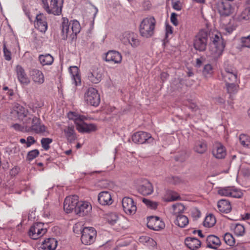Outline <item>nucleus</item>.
Masks as SVG:
<instances>
[{"instance_id":"e2e57ef3","label":"nucleus","mask_w":250,"mask_h":250,"mask_svg":"<svg viewBox=\"0 0 250 250\" xmlns=\"http://www.w3.org/2000/svg\"><path fill=\"white\" fill-rule=\"evenodd\" d=\"M180 198V197L179 195H178L177 194H172L171 195L169 201H176V200H178Z\"/></svg>"},{"instance_id":"423d86ee","label":"nucleus","mask_w":250,"mask_h":250,"mask_svg":"<svg viewBox=\"0 0 250 250\" xmlns=\"http://www.w3.org/2000/svg\"><path fill=\"white\" fill-rule=\"evenodd\" d=\"M208 33L205 30H201L193 39L194 49L200 52L206 50L208 43Z\"/></svg>"},{"instance_id":"c9c22d12","label":"nucleus","mask_w":250,"mask_h":250,"mask_svg":"<svg viewBox=\"0 0 250 250\" xmlns=\"http://www.w3.org/2000/svg\"><path fill=\"white\" fill-rule=\"evenodd\" d=\"M175 224L180 228H184L188 224V218L183 214H179L176 216Z\"/></svg>"},{"instance_id":"58836bf2","label":"nucleus","mask_w":250,"mask_h":250,"mask_svg":"<svg viewBox=\"0 0 250 250\" xmlns=\"http://www.w3.org/2000/svg\"><path fill=\"white\" fill-rule=\"evenodd\" d=\"M231 228L233 229L234 233L237 236H243L245 233L244 227L241 224L232 225Z\"/></svg>"},{"instance_id":"b1692460","label":"nucleus","mask_w":250,"mask_h":250,"mask_svg":"<svg viewBox=\"0 0 250 250\" xmlns=\"http://www.w3.org/2000/svg\"><path fill=\"white\" fill-rule=\"evenodd\" d=\"M139 192L143 195L151 194L153 191V187L152 184L147 180L145 179L138 188Z\"/></svg>"},{"instance_id":"e433bc0d","label":"nucleus","mask_w":250,"mask_h":250,"mask_svg":"<svg viewBox=\"0 0 250 250\" xmlns=\"http://www.w3.org/2000/svg\"><path fill=\"white\" fill-rule=\"evenodd\" d=\"M39 60L42 65H50L54 61L53 57L49 54L45 55H40Z\"/></svg>"},{"instance_id":"412c9836","label":"nucleus","mask_w":250,"mask_h":250,"mask_svg":"<svg viewBox=\"0 0 250 250\" xmlns=\"http://www.w3.org/2000/svg\"><path fill=\"white\" fill-rule=\"evenodd\" d=\"M15 71L18 80L21 84L26 85L30 83V80L21 65H17L15 67Z\"/></svg>"},{"instance_id":"052dcab7","label":"nucleus","mask_w":250,"mask_h":250,"mask_svg":"<svg viewBox=\"0 0 250 250\" xmlns=\"http://www.w3.org/2000/svg\"><path fill=\"white\" fill-rule=\"evenodd\" d=\"M170 182L174 185H178L182 182V180L179 177H173Z\"/></svg>"},{"instance_id":"393cba45","label":"nucleus","mask_w":250,"mask_h":250,"mask_svg":"<svg viewBox=\"0 0 250 250\" xmlns=\"http://www.w3.org/2000/svg\"><path fill=\"white\" fill-rule=\"evenodd\" d=\"M146 225L149 229L158 230L162 228L163 224L159 217L152 216L147 218Z\"/></svg>"},{"instance_id":"f3484780","label":"nucleus","mask_w":250,"mask_h":250,"mask_svg":"<svg viewBox=\"0 0 250 250\" xmlns=\"http://www.w3.org/2000/svg\"><path fill=\"white\" fill-rule=\"evenodd\" d=\"M78 197L76 195L68 196L65 198L63 203L64 210L67 213H69L73 210L75 212L76 208L77 206Z\"/></svg>"},{"instance_id":"2eb2a0df","label":"nucleus","mask_w":250,"mask_h":250,"mask_svg":"<svg viewBox=\"0 0 250 250\" xmlns=\"http://www.w3.org/2000/svg\"><path fill=\"white\" fill-rule=\"evenodd\" d=\"M122 207L124 212L128 215H133L137 210L136 203L130 197H125L122 199Z\"/></svg>"},{"instance_id":"f704fd0d","label":"nucleus","mask_w":250,"mask_h":250,"mask_svg":"<svg viewBox=\"0 0 250 250\" xmlns=\"http://www.w3.org/2000/svg\"><path fill=\"white\" fill-rule=\"evenodd\" d=\"M64 134L67 138L68 141L72 142L76 140V137L75 133L74 127L73 126H68L64 129Z\"/></svg>"},{"instance_id":"a878e982","label":"nucleus","mask_w":250,"mask_h":250,"mask_svg":"<svg viewBox=\"0 0 250 250\" xmlns=\"http://www.w3.org/2000/svg\"><path fill=\"white\" fill-rule=\"evenodd\" d=\"M32 80L36 83L42 84L44 81V77L42 72L38 69L33 68L29 72Z\"/></svg>"},{"instance_id":"49530a36","label":"nucleus","mask_w":250,"mask_h":250,"mask_svg":"<svg viewBox=\"0 0 250 250\" xmlns=\"http://www.w3.org/2000/svg\"><path fill=\"white\" fill-rule=\"evenodd\" d=\"M225 243L229 246H233L235 244V239L229 233H226L224 236Z\"/></svg>"},{"instance_id":"20e7f679","label":"nucleus","mask_w":250,"mask_h":250,"mask_svg":"<svg viewBox=\"0 0 250 250\" xmlns=\"http://www.w3.org/2000/svg\"><path fill=\"white\" fill-rule=\"evenodd\" d=\"M68 116L70 119L74 121L77 129L80 132L89 133L97 129V127L95 125L85 124L84 122L85 117L83 116L74 115L73 112H70Z\"/></svg>"},{"instance_id":"39448f33","label":"nucleus","mask_w":250,"mask_h":250,"mask_svg":"<svg viewBox=\"0 0 250 250\" xmlns=\"http://www.w3.org/2000/svg\"><path fill=\"white\" fill-rule=\"evenodd\" d=\"M42 7L49 14L60 15L62 13L63 0H51L49 5L47 0H42Z\"/></svg>"},{"instance_id":"aec40b11","label":"nucleus","mask_w":250,"mask_h":250,"mask_svg":"<svg viewBox=\"0 0 250 250\" xmlns=\"http://www.w3.org/2000/svg\"><path fill=\"white\" fill-rule=\"evenodd\" d=\"M212 153L213 156L217 159H224L227 155L226 149L225 146L220 143L214 144Z\"/></svg>"},{"instance_id":"4d7b16f0","label":"nucleus","mask_w":250,"mask_h":250,"mask_svg":"<svg viewBox=\"0 0 250 250\" xmlns=\"http://www.w3.org/2000/svg\"><path fill=\"white\" fill-rule=\"evenodd\" d=\"M172 6L173 8L177 11H180L182 9L181 3L179 0L173 2L172 3Z\"/></svg>"},{"instance_id":"c756f323","label":"nucleus","mask_w":250,"mask_h":250,"mask_svg":"<svg viewBox=\"0 0 250 250\" xmlns=\"http://www.w3.org/2000/svg\"><path fill=\"white\" fill-rule=\"evenodd\" d=\"M57 241L53 238H49L44 240L42 244L44 250H55L57 246Z\"/></svg>"},{"instance_id":"f8f14e48","label":"nucleus","mask_w":250,"mask_h":250,"mask_svg":"<svg viewBox=\"0 0 250 250\" xmlns=\"http://www.w3.org/2000/svg\"><path fill=\"white\" fill-rule=\"evenodd\" d=\"M217 193L221 196L231 197L240 198L243 195L242 191L234 187H226L220 188L217 190Z\"/></svg>"},{"instance_id":"5701e85b","label":"nucleus","mask_w":250,"mask_h":250,"mask_svg":"<svg viewBox=\"0 0 250 250\" xmlns=\"http://www.w3.org/2000/svg\"><path fill=\"white\" fill-rule=\"evenodd\" d=\"M122 56L121 53L116 51H109L106 54L105 61L114 63H120L122 62Z\"/></svg>"},{"instance_id":"9b49d317","label":"nucleus","mask_w":250,"mask_h":250,"mask_svg":"<svg viewBox=\"0 0 250 250\" xmlns=\"http://www.w3.org/2000/svg\"><path fill=\"white\" fill-rule=\"evenodd\" d=\"M222 79L226 83H236L237 75L236 69L231 66H226L221 73Z\"/></svg>"},{"instance_id":"dca6fc26","label":"nucleus","mask_w":250,"mask_h":250,"mask_svg":"<svg viewBox=\"0 0 250 250\" xmlns=\"http://www.w3.org/2000/svg\"><path fill=\"white\" fill-rule=\"evenodd\" d=\"M12 114L16 115L19 120L22 122L24 124L28 122V118L31 115L27 109L20 104H18L15 107Z\"/></svg>"},{"instance_id":"79ce46f5","label":"nucleus","mask_w":250,"mask_h":250,"mask_svg":"<svg viewBox=\"0 0 250 250\" xmlns=\"http://www.w3.org/2000/svg\"><path fill=\"white\" fill-rule=\"evenodd\" d=\"M106 219L109 224L113 225L118 221V216L116 213H110L106 215Z\"/></svg>"},{"instance_id":"de8ad7c7","label":"nucleus","mask_w":250,"mask_h":250,"mask_svg":"<svg viewBox=\"0 0 250 250\" xmlns=\"http://www.w3.org/2000/svg\"><path fill=\"white\" fill-rule=\"evenodd\" d=\"M240 45L242 47L250 48V35L240 39Z\"/></svg>"},{"instance_id":"473e14b6","label":"nucleus","mask_w":250,"mask_h":250,"mask_svg":"<svg viewBox=\"0 0 250 250\" xmlns=\"http://www.w3.org/2000/svg\"><path fill=\"white\" fill-rule=\"evenodd\" d=\"M69 71L71 75L72 80L76 86L81 84L80 76L79 74V69L77 66H71L69 68Z\"/></svg>"},{"instance_id":"7ed1b4c3","label":"nucleus","mask_w":250,"mask_h":250,"mask_svg":"<svg viewBox=\"0 0 250 250\" xmlns=\"http://www.w3.org/2000/svg\"><path fill=\"white\" fill-rule=\"evenodd\" d=\"M156 21L153 17L145 18L141 22L139 31L142 37L149 38L153 36Z\"/></svg>"},{"instance_id":"ea45409f","label":"nucleus","mask_w":250,"mask_h":250,"mask_svg":"<svg viewBox=\"0 0 250 250\" xmlns=\"http://www.w3.org/2000/svg\"><path fill=\"white\" fill-rule=\"evenodd\" d=\"M216 223L215 217L212 215H209L205 218L203 222V225L207 228L213 227Z\"/></svg>"},{"instance_id":"c03bdc74","label":"nucleus","mask_w":250,"mask_h":250,"mask_svg":"<svg viewBox=\"0 0 250 250\" xmlns=\"http://www.w3.org/2000/svg\"><path fill=\"white\" fill-rule=\"evenodd\" d=\"M240 20L248 21L250 20V8L248 7L243 10L239 17Z\"/></svg>"},{"instance_id":"0eeeda50","label":"nucleus","mask_w":250,"mask_h":250,"mask_svg":"<svg viewBox=\"0 0 250 250\" xmlns=\"http://www.w3.org/2000/svg\"><path fill=\"white\" fill-rule=\"evenodd\" d=\"M82 236L81 241L84 245L93 244L97 236V231L93 227H84L81 229Z\"/></svg>"},{"instance_id":"864d4df0","label":"nucleus","mask_w":250,"mask_h":250,"mask_svg":"<svg viewBox=\"0 0 250 250\" xmlns=\"http://www.w3.org/2000/svg\"><path fill=\"white\" fill-rule=\"evenodd\" d=\"M191 215L194 219H197L200 217L201 212L198 209L194 208L191 210Z\"/></svg>"},{"instance_id":"4468645a","label":"nucleus","mask_w":250,"mask_h":250,"mask_svg":"<svg viewBox=\"0 0 250 250\" xmlns=\"http://www.w3.org/2000/svg\"><path fill=\"white\" fill-rule=\"evenodd\" d=\"M121 40L124 44H130L133 47H136L140 44V41L137 35L133 32H125L123 34Z\"/></svg>"},{"instance_id":"ddd939ff","label":"nucleus","mask_w":250,"mask_h":250,"mask_svg":"<svg viewBox=\"0 0 250 250\" xmlns=\"http://www.w3.org/2000/svg\"><path fill=\"white\" fill-rule=\"evenodd\" d=\"M132 140L135 143L143 144L145 143H152L154 139L149 133L144 131H139L135 133L132 135Z\"/></svg>"},{"instance_id":"0e129e2a","label":"nucleus","mask_w":250,"mask_h":250,"mask_svg":"<svg viewBox=\"0 0 250 250\" xmlns=\"http://www.w3.org/2000/svg\"><path fill=\"white\" fill-rule=\"evenodd\" d=\"M172 28L170 26H167L166 28V37H167L168 34H172Z\"/></svg>"},{"instance_id":"603ef678","label":"nucleus","mask_w":250,"mask_h":250,"mask_svg":"<svg viewBox=\"0 0 250 250\" xmlns=\"http://www.w3.org/2000/svg\"><path fill=\"white\" fill-rule=\"evenodd\" d=\"M212 72V67L211 64H207L205 65L203 70V73L205 76H207L208 75H211Z\"/></svg>"},{"instance_id":"13d9d810","label":"nucleus","mask_w":250,"mask_h":250,"mask_svg":"<svg viewBox=\"0 0 250 250\" xmlns=\"http://www.w3.org/2000/svg\"><path fill=\"white\" fill-rule=\"evenodd\" d=\"M177 14L175 13H172L170 17V21L172 23V24L175 25L177 26L178 24V22L177 19Z\"/></svg>"},{"instance_id":"338daca9","label":"nucleus","mask_w":250,"mask_h":250,"mask_svg":"<svg viewBox=\"0 0 250 250\" xmlns=\"http://www.w3.org/2000/svg\"><path fill=\"white\" fill-rule=\"evenodd\" d=\"M12 127L16 130H22V127L21 126V125H20L19 124H14L13 125H12Z\"/></svg>"},{"instance_id":"bb28decb","label":"nucleus","mask_w":250,"mask_h":250,"mask_svg":"<svg viewBox=\"0 0 250 250\" xmlns=\"http://www.w3.org/2000/svg\"><path fill=\"white\" fill-rule=\"evenodd\" d=\"M98 201L103 206L111 205L112 203L111 194L108 191L101 192L98 195Z\"/></svg>"},{"instance_id":"6e6d98bb","label":"nucleus","mask_w":250,"mask_h":250,"mask_svg":"<svg viewBox=\"0 0 250 250\" xmlns=\"http://www.w3.org/2000/svg\"><path fill=\"white\" fill-rule=\"evenodd\" d=\"M247 136L244 134H241L239 136V141L240 144L244 146H248L249 145L247 144Z\"/></svg>"},{"instance_id":"2f4dec72","label":"nucleus","mask_w":250,"mask_h":250,"mask_svg":"<svg viewBox=\"0 0 250 250\" xmlns=\"http://www.w3.org/2000/svg\"><path fill=\"white\" fill-rule=\"evenodd\" d=\"M88 80L92 83H98L102 80V74L98 69L90 72L87 75Z\"/></svg>"},{"instance_id":"4be33fe9","label":"nucleus","mask_w":250,"mask_h":250,"mask_svg":"<svg viewBox=\"0 0 250 250\" xmlns=\"http://www.w3.org/2000/svg\"><path fill=\"white\" fill-rule=\"evenodd\" d=\"M35 26L42 32H45L47 29V23L45 16L42 13L36 16Z\"/></svg>"},{"instance_id":"69168bd1","label":"nucleus","mask_w":250,"mask_h":250,"mask_svg":"<svg viewBox=\"0 0 250 250\" xmlns=\"http://www.w3.org/2000/svg\"><path fill=\"white\" fill-rule=\"evenodd\" d=\"M157 206L158 203L157 202L152 201L148 207L151 209H155L157 208Z\"/></svg>"},{"instance_id":"bf43d9fd","label":"nucleus","mask_w":250,"mask_h":250,"mask_svg":"<svg viewBox=\"0 0 250 250\" xmlns=\"http://www.w3.org/2000/svg\"><path fill=\"white\" fill-rule=\"evenodd\" d=\"M36 142V140L32 136H28L26 140V146L27 147L30 146L32 144Z\"/></svg>"},{"instance_id":"6e6552de","label":"nucleus","mask_w":250,"mask_h":250,"mask_svg":"<svg viewBox=\"0 0 250 250\" xmlns=\"http://www.w3.org/2000/svg\"><path fill=\"white\" fill-rule=\"evenodd\" d=\"M84 100L89 105L94 106L99 105L100 97L98 91L94 88H89L84 94Z\"/></svg>"},{"instance_id":"5fc2aeb1","label":"nucleus","mask_w":250,"mask_h":250,"mask_svg":"<svg viewBox=\"0 0 250 250\" xmlns=\"http://www.w3.org/2000/svg\"><path fill=\"white\" fill-rule=\"evenodd\" d=\"M4 57L6 60L10 61L11 59V53L6 48L5 45L3 46Z\"/></svg>"},{"instance_id":"cd10ccee","label":"nucleus","mask_w":250,"mask_h":250,"mask_svg":"<svg viewBox=\"0 0 250 250\" xmlns=\"http://www.w3.org/2000/svg\"><path fill=\"white\" fill-rule=\"evenodd\" d=\"M185 245L191 250L198 249L201 245V241L194 237H188L185 240Z\"/></svg>"},{"instance_id":"4c0bfd02","label":"nucleus","mask_w":250,"mask_h":250,"mask_svg":"<svg viewBox=\"0 0 250 250\" xmlns=\"http://www.w3.org/2000/svg\"><path fill=\"white\" fill-rule=\"evenodd\" d=\"M172 214L176 216L179 214H182L185 210V206L181 203H176L172 206Z\"/></svg>"},{"instance_id":"1a4fd4ad","label":"nucleus","mask_w":250,"mask_h":250,"mask_svg":"<svg viewBox=\"0 0 250 250\" xmlns=\"http://www.w3.org/2000/svg\"><path fill=\"white\" fill-rule=\"evenodd\" d=\"M27 122L25 124L28 125L31 123H32L31 126L28 127V130H30L38 134H41L45 132V126L43 125H41V120L39 118L31 114L29 117Z\"/></svg>"},{"instance_id":"3c124183","label":"nucleus","mask_w":250,"mask_h":250,"mask_svg":"<svg viewBox=\"0 0 250 250\" xmlns=\"http://www.w3.org/2000/svg\"><path fill=\"white\" fill-rule=\"evenodd\" d=\"M236 29V26L232 24H229L223 28L224 33L226 35H229Z\"/></svg>"},{"instance_id":"09e8293b","label":"nucleus","mask_w":250,"mask_h":250,"mask_svg":"<svg viewBox=\"0 0 250 250\" xmlns=\"http://www.w3.org/2000/svg\"><path fill=\"white\" fill-rule=\"evenodd\" d=\"M41 142L42 147L45 150H47L50 148L49 145L52 142V139L49 138H42Z\"/></svg>"},{"instance_id":"a211bd4d","label":"nucleus","mask_w":250,"mask_h":250,"mask_svg":"<svg viewBox=\"0 0 250 250\" xmlns=\"http://www.w3.org/2000/svg\"><path fill=\"white\" fill-rule=\"evenodd\" d=\"M217 9L218 13L222 17L229 16L233 11V8L229 1H220L217 4Z\"/></svg>"},{"instance_id":"7c9ffc66","label":"nucleus","mask_w":250,"mask_h":250,"mask_svg":"<svg viewBox=\"0 0 250 250\" xmlns=\"http://www.w3.org/2000/svg\"><path fill=\"white\" fill-rule=\"evenodd\" d=\"M217 207L219 210L222 213H228L231 210L230 202L226 199L219 200L218 202Z\"/></svg>"},{"instance_id":"72a5a7b5","label":"nucleus","mask_w":250,"mask_h":250,"mask_svg":"<svg viewBox=\"0 0 250 250\" xmlns=\"http://www.w3.org/2000/svg\"><path fill=\"white\" fill-rule=\"evenodd\" d=\"M194 150L198 153L203 154L207 150V145L204 141H198L195 142L194 147Z\"/></svg>"},{"instance_id":"680f3d73","label":"nucleus","mask_w":250,"mask_h":250,"mask_svg":"<svg viewBox=\"0 0 250 250\" xmlns=\"http://www.w3.org/2000/svg\"><path fill=\"white\" fill-rule=\"evenodd\" d=\"M189 108L193 111L196 112L199 110L197 105L195 103H190Z\"/></svg>"},{"instance_id":"9d476101","label":"nucleus","mask_w":250,"mask_h":250,"mask_svg":"<svg viewBox=\"0 0 250 250\" xmlns=\"http://www.w3.org/2000/svg\"><path fill=\"white\" fill-rule=\"evenodd\" d=\"M47 232V229L44 228V224L41 222L34 223L30 228L28 235L33 239L36 240Z\"/></svg>"},{"instance_id":"c85d7f7f","label":"nucleus","mask_w":250,"mask_h":250,"mask_svg":"<svg viewBox=\"0 0 250 250\" xmlns=\"http://www.w3.org/2000/svg\"><path fill=\"white\" fill-rule=\"evenodd\" d=\"M207 247L211 249H216L220 245V239L214 235H208L206 238Z\"/></svg>"},{"instance_id":"f257e3e1","label":"nucleus","mask_w":250,"mask_h":250,"mask_svg":"<svg viewBox=\"0 0 250 250\" xmlns=\"http://www.w3.org/2000/svg\"><path fill=\"white\" fill-rule=\"evenodd\" d=\"M210 40L209 55L213 59L216 60L222 54L225 42L220 33H212L210 37Z\"/></svg>"},{"instance_id":"a19ab883","label":"nucleus","mask_w":250,"mask_h":250,"mask_svg":"<svg viewBox=\"0 0 250 250\" xmlns=\"http://www.w3.org/2000/svg\"><path fill=\"white\" fill-rule=\"evenodd\" d=\"M227 91L230 94L236 93L238 91V85L236 83H226Z\"/></svg>"},{"instance_id":"774afa93","label":"nucleus","mask_w":250,"mask_h":250,"mask_svg":"<svg viewBox=\"0 0 250 250\" xmlns=\"http://www.w3.org/2000/svg\"><path fill=\"white\" fill-rule=\"evenodd\" d=\"M143 202L148 207L152 201L148 199L143 198Z\"/></svg>"},{"instance_id":"f03ea898","label":"nucleus","mask_w":250,"mask_h":250,"mask_svg":"<svg viewBox=\"0 0 250 250\" xmlns=\"http://www.w3.org/2000/svg\"><path fill=\"white\" fill-rule=\"evenodd\" d=\"M62 24V39L66 40L70 37L73 40L81 30V26L78 21L72 20L69 22L67 18H63Z\"/></svg>"},{"instance_id":"8fccbe9b","label":"nucleus","mask_w":250,"mask_h":250,"mask_svg":"<svg viewBox=\"0 0 250 250\" xmlns=\"http://www.w3.org/2000/svg\"><path fill=\"white\" fill-rule=\"evenodd\" d=\"M39 155V151L38 149H34L28 152L26 159L31 161L36 158Z\"/></svg>"},{"instance_id":"a18cd8bd","label":"nucleus","mask_w":250,"mask_h":250,"mask_svg":"<svg viewBox=\"0 0 250 250\" xmlns=\"http://www.w3.org/2000/svg\"><path fill=\"white\" fill-rule=\"evenodd\" d=\"M240 20L248 21L250 20V8L248 7L243 10L239 17Z\"/></svg>"},{"instance_id":"6ab92c4d","label":"nucleus","mask_w":250,"mask_h":250,"mask_svg":"<svg viewBox=\"0 0 250 250\" xmlns=\"http://www.w3.org/2000/svg\"><path fill=\"white\" fill-rule=\"evenodd\" d=\"M91 209V205L88 202L78 201L75 213L79 216H84L90 212Z\"/></svg>"},{"instance_id":"37998d69","label":"nucleus","mask_w":250,"mask_h":250,"mask_svg":"<svg viewBox=\"0 0 250 250\" xmlns=\"http://www.w3.org/2000/svg\"><path fill=\"white\" fill-rule=\"evenodd\" d=\"M240 20L248 21L250 20V8L248 7L243 10L239 17Z\"/></svg>"}]
</instances>
